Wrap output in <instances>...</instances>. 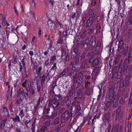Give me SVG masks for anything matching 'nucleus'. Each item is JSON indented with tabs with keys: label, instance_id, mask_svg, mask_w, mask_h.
<instances>
[{
	"label": "nucleus",
	"instance_id": "6e6552de",
	"mask_svg": "<svg viewBox=\"0 0 132 132\" xmlns=\"http://www.w3.org/2000/svg\"><path fill=\"white\" fill-rule=\"evenodd\" d=\"M17 93L18 97L19 98H21L22 99H24V97H25V94L22 88H20L18 90Z\"/></svg>",
	"mask_w": 132,
	"mask_h": 132
},
{
	"label": "nucleus",
	"instance_id": "338daca9",
	"mask_svg": "<svg viewBox=\"0 0 132 132\" xmlns=\"http://www.w3.org/2000/svg\"><path fill=\"white\" fill-rule=\"evenodd\" d=\"M90 84V82H88L87 81H85V88H87L88 85H89Z\"/></svg>",
	"mask_w": 132,
	"mask_h": 132
},
{
	"label": "nucleus",
	"instance_id": "680f3d73",
	"mask_svg": "<svg viewBox=\"0 0 132 132\" xmlns=\"http://www.w3.org/2000/svg\"><path fill=\"white\" fill-rule=\"evenodd\" d=\"M45 76L43 75L42 77V79L41 80V83L42 84V83L43 84L44 82L45 81Z\"/></svg>",
	"mask_w": 132,
	"mask_h": 132
},
{
	"label": "nucleus",
	"instance_id": "8fccbe9b",
	"mask_svg": "<svg viewBox=\"0 0 132 132\" xmlns=\"http://www.w3.org/2000/svg\"><path fill=\"white\" fill-rule=\"evenodd\" d=\"M105 118L106 120H109L110 119V114L109 113L105 114Z\"/></svg>",
	"mask_w": 132,
	"mask_h": 132
},
{
	"label": "nucleus",
	"instance_id": "39448f33",
	"mask_svg": "<svg viewBox=\"0 0 132 132\" xmlns=\"http://www.w3.org/2000/svg\"><path fill=\"white\" fill-rule=\"evenodd\" d=\"M117 55L115 58V62L116 64H117L118 63H119V65H120L122 64V60L120 58L121 56H126L127 54L126 53H121L120 52H117Z\"/></svg>",
	"mask_w": 132,
	"mask_h": 132
},
{
	"label": "nucleus",
	"instance_id": "774afa93",
	"mask_svg": "<svg viewBox=\"0 0 132 132\" xmlns=\"http://www.w3.org/2000/svg\"><path fill=\"white\" fill-rule=\"evenodd\" d=\"M48 24H54L55 23L52 20H48Z\"/></svg>",
	"mask_w": 132,
	"mask_h": 132
},
{
	"label": "nucleus",
	"instance_id": "a878e982",
	"mask_svg": "<svg viewBox=\"0 0 132 132\" xmlns=\"http://www.w3.org/2000/svg\"><path fill=\"white\" fill-rule=\"evenodd\" d=\"M98 74L93 71L92 73V78L93 80H95Z\"/></svg>",
	"mask_w": 132,
	"mask_h": 132
},
{
	"label": "nucleus",
	"instance_id": "4c0bfd02",
	"mask_svg": "<svg viewBox=\"0 0 132 132\" xmlns=\"http://www.w3.org/2000/svg\"><path fill=\"white\" fill-rule=\"evenodd\" d=\"M119 126H116L113 127L112 132H118Z\"/></svg>",
	"mask_w": 132,
	"mask_h": 132
},
{
	"label": "nucleus",
	"instance_id": "e2e57ef3",
	"mask_svg": "<svg viewBox=\"0 0 132 132\" xmlns=\"http://www.w3.org/2000/svg\"><path fill=\"white\" fill-rule=\"evenodd\" d=\"M57 68L56 63H54L53 66L52 67V69L53 70H55Z\"/></svg>",
	"mask_w": 132,
	"mask_h": 132
},
{
	"label": "nucleus",
	"instance_id": "0e129e2a",
	"mask_svg": "<svg viewBox=\"0 0 132 132\" xmlns=\"http://www.w3.org/2000/svg\"><path fill=\"white\" fill-rule=\"evenodd\" d=\"M51 61H53L54 62L56 60V56L55 55L53 56H52L51 57Z\"/></svg>",
	"mask_w": 132,
	"mask_h": 132
},
{
	"label": "nucleus",
	"instance_id": "72a5a7b5",
	"mask_svg": "<svg viewBox=\"0 0 132 132\" xmlns=\"http://www.w3.org/2000/svg\"><path fill=\"white\" fill-rule=\"evenodd\" d=\"M120 96V95L119 94H116L115 96H114L113 97V100H115V101H118Z\"/></svg>",
	"mask_w": 132,
	"mask_h": 132
},
{
	"label": "nucleus",
	"instance_id": "e433bc0d",
	"mask_svg": "<svg viewBox=\"0 0 132 132\" xmlns=\"http://www.w3.org/2000/svg\"><path fill=\"white\" fill-rule=\"evenodd\" d=\"M89 42V39L88 38H87L85 42L84 41L82 42V45H83L84 46H87Z\"/></svg>",
	"mask_w": 132,
	"mask_h": 132
},
{
	"label": "nucleus",
	"instance_id": "de8ad7c7",
	"mask_svg": "<svg viewBox=\"0 0 132 132\" xmlns=\"http://www.w3.org/2000/svg\"><path fill=\"white\" fill-rule=\"evenodd\" d=\"M57 112L56 111L55 113H53L52 115L50 116V117L51 119H53L57 115Z\"/></svg>",
	"mask_w": 132,
	"mask_h": 132
},
{
	"label": "nucleus",
	"instance_id": "c03bdc74",
	"mask_svg": "<svg viewBox=\"0 0 132 132\" xmlns=\"http://www.w3.org/2000/svg\"><path fill=\"white\" fill-rule=\"evenodd\" d=\"M82 77H78L77 81L78 83L79 84H81L82 82Z\"/></svg>",
	"mask_w": 132,
	"mask_h": 132
},
{
	"label": "nucleus",
	"instance_id": "0eeeda50",
	"mask_svg": "<svg viewBox=\"0 0 132 132\" xmlns=\"http://www.w3.org/2000/svg\"><path fill=\"white\" fill-rule=\"evenodd\" d=\"M44 104V101L43 98L41 99L40 97H39L37 101V105L36 106V108H38L40 107H42Z\"/></svg>",
	"mask_w": 132,
	"mask_h": 132
},
{
	"label": "nucleus",
	"instance_id": "9b49d317",
	"mask_svg": "<svg viewBox=\"0 0 132 132\" xmlns=\"http://www.w3.org/2000/svg\"><path fill=\"white\" fill-rule=\"evenodd\" d=\"M71 101L70 98L66 96L64 98L62 102L65 103L67 105H68L70 104Z\"/></svg>",
	"mask_w": 132,
	"mask_h": 132
},
{
	"label": "nucleus",
	"instance_id": "20e7f679",
	"mask_svg": "<svg viewBox=\"0 0 132 132\" xmlns=\"http://www.w3.org/2000/svg\"><path fill=\"white\" fill-rule=\"evenodd\" d=\"M123 40V39H120L118 45V48L117 50V52H120L122 53H127V51L124 49V44Z\"/></svg>",
	"mask_w": 132,
	"mask_h": 132
},
{
	"label": "nucleus",
	"instance_id": "5fc2aeb1",
	"mask_svg": "<svg viewBox=\"0 0 132 132\" xmlns=\"http://www.w3.org/2000/svg\"><path fill=\"white\" fill-rule=\"evenodd\" d=\"M63 39L62 38H60L57 40V43L59 44H62V43Z\"/></svg>",
	"mask_w": 132,
	"mask_h": 132
},
{
	"label": "nucleus",
	"instance_id": "4468645a",
	"mask_svg": "<svg viewBox=\"0 0 132 132\" xmlns=\"http://www.w3.org/2000/svg\"><path fill=\"white\" fill-rule=\"evenodd\" d=\"M56 82V81H54L53 82V83L51 84L50 85L51 88V89L50 90H51V91L55 94V93L54 91V89L55 86H57Z\"/></svg>",
	"mask_w": 132,
	"mask_h": 132
},
{
	"label": "nucleus",
	"instance_id": "f257e3e1",
	"mask_svg": "<svg viewBox=\"0 0 132 132\" xmlns=\"http://www.w3.org/2000/svg\"><path fill=\"white\" fill-rule=\"evenodd\" d=\"M72 109L73 108L72 106H69V109L62 114L61 118V122L65 123L70 118V123L71 124V125L73 124L76 119L74 118V117L73 116Z\"/></svg>",
	"mask_w": 132,
	"mask_h": 132
},
{
	"label": "nucleus",
	"instance_id": "4be33fe9",
	"mask_svg": "<svg viewBox=\"0 0 132 132\" xmlns=\"http://www.w3.org/2000/svg\"><path fill=\"white\" fill-rule=\"evenodd\" d=\"M12 120L15 123L17 122H20L21 121L20 118L18 116H16L15 117L13 118Z\"/></svg>",
	"mask_w": 132,
	"mask_h": 132
},
{
	"label": "nucleus",
	"instance_id": "6e6d98bb",
	"mask_svg": "<svg viewBox=\"0 0 132 132\" xmlns=\"http://www.w3.org/2000/svg\"><path fill=\"white\" fill-rule=\"evenodd\" d=\"M78 93L80 95L82 96L83 94V92L81 88L80 89L78 90Z\"/></svg>",
	"mask_w": 132,
	"mask_h": 132
},
{
	"label": "nucleus",
	"instance_id": "1a4fd4ad",
	"mask_svg": "<svg viewBox=\"0 0 132 132\" xmlns=\"http://www.w3.org/2000/svg\"><path fill=\"white\" fill-rule=\"evenodd\" d=\"M7 120V119L6 118L2 119L0 120V129H3L5 126Z\"/></svg>",
	"mask_w": 132,
	"mask_h": 132
},
{
	"label": "nucleus",
	"instance_id": "ddd939ff",
	"mask_svg": "<svg viewBox=\"0 0 132 132\" xmlns=\"http://www.w3.org/2000/svg\"><path fill=\"white\" fill-rule=\"evenodd\" d=\"M81 107L79 106L78 108H76L75 114L73 116V117H75V116L76 117L81 114Z\"/></svg>",
	"mask_w": 132,
	"mask_h": 132
},
{
	"label": "nucleus",
	"instance_id": "412c9836",
	"mask_svg": "<svg viewBox=\"0 0 132 132\" xmlns=\"http://www.w3.org/2000/svg\"><path fill=\"white\" fill-rule=\"evenodd\" d=\"M100 63V60L97 58L94 60L92 63V66L94 67L95 65L98 64Z\"/></svg>",
	"mask_w": 132,
	"mask_h": 132
},
{
	"label": "nucleus",
	"instance_id": "79ce46f5",
	"mask_svg": "<svg viewBox=\"0 0 132 132\" xmlns=\"http://www.w3.org/2000/svg\"><path fill=\"white\" fill-rule=\"evenodd\" d=\"M88 15L89 16L92 15H94V12L93 10L91 9H90L88 10Z\"/></svg>",
	"mask_w": 132,
	"mask_h": 132
},
{
	"label": "nucleus",
	"instance_id": "b1692460",
	"mask_svg": "<svg viewBox=\"0 0 132 132\" xmlns=\"http://www.w3.org/2000/svg\"><path fill=\"white\" fill-rule=\"evenodd\" d=\"M9 109L10 111L11 112H13L14 111V108L13 107V104L12 102H11L9 104Z\"/></svg>",
	"mask_w": 132,
	"mask_h": 132
},
{
	"label": "nucleus",
	"instance_id": "58836bf2",
	"mask_svg": "<svg viewBox=\"0 0 132 132\" xmlns=\"http://www.w3.org/2000/svg\"><path fill=\"white\" fill-rule=\"evenodd\" d=\"M126 22L128 25H131L132 23V18H129Z\"/></svg>",
	"mask_w": 132,
	"mask_h": 132
},
{
	"label": "nucleus",
	"instance_id": "69168bd1",
	"mask_svg": "<svg viewBox=\"0 0 132 132\" xmlns=\"http://www.w3.org/2000/svg\"><path fill=\"white\" fill-rule=\"evenodd\" d=\"M61 128L58 125L55 128V131L57 132H59Z\"/></svg>",
	"mask_w": 132,
	"mask_h": 132
},
{
	"label": "nucleus",
	"instance_id": "423d86ee",
	"mask_svg": "<svg viewBox=\"0 0 132 132\" xmlns=\"http://www.w3.org/2000/svg\"><path fill=\"white\" fill-rule=\"evenodd\" d=\"M96 44V39L95 37H92L90 39L89 45V49L93 50Z\"/></svg>",
	"mask_w": 132,
	"mask_h": 132
},
{
	"label": "nucleus",
	"instance_id": "393cba45",
	"mask_svg": "<svg viewBox=\"0 0 132 132\" xmlns=\"http://www.w3.org/2000/svg\"><path fill=\"white\" fill-rule=\"evenodd\" d=\"M87 63V61L86 59H85L82 61L81 65L80 67V68L82 69L84 68L85 65Z\"/></svg>",
	"mask_w": 132,
	"mask_h": 132
},
{
	"label": "nucleus",
	"instance_id": "f704fd0d",
	"mask_svg": "<svg viewBox=\"0 0 132 132\" xmlns=\"http://www.w3.org/2000/svg\"><path fill=\"white\" fill-rule=\"evenodd\" d=\"M129 59H126L124 61L123 63V66L125 67H128V64L129 63Z\"/></svg>",
	"mask_w": 132,
	"mask_h": 132
},
{
	"label": "nucleus",
	"instance_id": "a211bd4d",
	"mask_svg": "<svg viewBox=\"0 0 132 132\" xmlns=\"http://www.w3.org/2000/svg\"><path fill=\"white\" fill-rule=\"evenodd\" d=\"M94 22V19L93 17L91 16L87 21V25H92Z\"/></svg>",
	"mask_w": 132,
	"mask_h": 132
},
{
	"label": "nucleus",
	"instance_id": "ea45409f",
	"mask_svg": "<svg viewBox=\"0 0 132 132\" xmlns=\"http://www.w3.org/2000/svg\"><path fill=\"white\" fill-rule=\"evenodd\" d=\"M112 104V101H109L106 104V106L107 109L109 108L110 107Z\"/></svg>",
	"mask_w": 132,
	"mask_h": 132
},
{
	"label": "nucleus",
	"instance_id": "2eb2a0df",
	"mask_svg": "<svg viewBox=\"0 0 132 132\" xmlns=\"http://www.w3.org/2000/svg\"><path fill=\"white\" fill-rule=\"evenodd\" d=\"M51 104H50V103L48 104H47L45 107L44 110V113H49V111L50 110V108L51 106Z\"/></svg>",
	"mask_w": 132,
	"mask_h": 132
},
{
	"label": "nucleus",
	"instance_id": "4d7b16f0",
	"mask_svg": "<svg viewBox=\"0 0 132 132\" xmlns=\"http://www.w3.org/2000/svg\"><path fill=\"white\" fill-rule=\"evenodd\" d=\"M25 58H24L23 59H22L21 61V62L22 63L23 65V68H24V67L25 69H26V68L25 66V64L24 62V60H25Z\"/></svg>",
	"mask_w": 132,
	"mask_h": 132
},
{
	"label": "nucleus",
	"instance_id": "6ab92c4d",
	"mask_svg": "<svg viewBox=\"0 0 132 132\" xmlns=\"http://www.w3.org/2000/svg\"><path fill=\"white\" fill-rule=\"evenodd\" d=\"M24 99H22L21 98H19L16 101L15 104H16L17 106L20 105V104H21L22 103V102L23 101Z\"/></svg>",
	"mask_w": 132,
	"mask_h": 132
},
{
	"label": "nucleus",
	"instance_id": "5701e85b",
	"mask_svg": "<svg viewBox=\"0 0 132 132\" xmlns=\"http://www.w3.org/2000/svg\"><path fill=\"white\" fill-rule=\"evenodd\" d=\"M62 60H63L64 64H66L69 60V56L68 55H67V56L64 57V58H61Z\"/></svg>",
	"mask_w": 132,
	"mask_h": 132
},
{
	"label": "nucleus",
	"instance_id": "c85d7f7f",
	"mask_svg": "<svg viewBox=\"0 0 132 132\" xmlns=\"http://www.w3.org/2000/svg\"><path fill=\"white\" fill-rule=\"evenodd\" d=\"M61 52L62 53V55L61 58H64V57H65V56H67V55H68L66 54V51L64 49H62Z\"/></svg>",
	"mask_w": 132,
	"mask_h": 132
},
{
	"label": "nucleus",
	"instance_id": "c9c22d12",
	"mask_svg": "<svg viewBox=\"0 0 132 132\" xmlns=\"http://www.w3.org/2000/svg\"><path fill=\"white\" fill-rule=\"evenodd\" d=\"M118 101H117L113 100V103L112 105V106L113 108H115L118 105Z\"/></svg>",
	"mask_w": 132,
	"mask_h": 132
},
{
	"label": "nucleus",
	"instance_id": "c756f323",
	"mask_svg": "<svg viewBox=\"0 0 132 132\" xmlns=\"http://www.w3.org/2000/svg\"><path fill=\"white\" fill-rule=\"evenodd\" d=\"M100 69L99 68V66L98 65H97L95 67L94 69L93 70V71H95V72H96L98 74L100 71Z\"/></svg>",
	"mask_w": 132,
	"mask_h": 132
},
{
	"label": "nucleus",
	"instance_id": "dca6fc26",
	"mask_svg": "<svg viewBox=\"0 0 132 132\" xmlns=\"http://www.w3.org/2000/svg\"><path fill=\"white\" fill-rule=\"evenodd\" d=\"M121 105H120L118 106V108L117 110V111L116 113V119H118L119 118V116L120 115V113L121 112Z\"/></svg>",
	"mask_w": 132,
	"mask_h": 132
},
{
	"label": "nucleus",
	"instance_id": "7c9ffc66",
	"mask_svg": "<svg viewBox=\"0 0 132 132\" xmlns=\"http://www.w3.org/2000/svg\"><path fill=\"white\" fill-rule=\"evenodd\" d=\"M37 86V89L38 92H39L40 91L41 88V86L39 83V81H37L36 82Z\"/></svg>",
	"mask_w": 132,
	"mask_h": 132
},
{
	"label": "nucleus",
	"instance_id": "37998d69",
	"mask_svg": "<svg viewBox=\"0 0 132 132\" xmlns=\"http://www.w3.org/2000/svg\"><path fill=\"white\" fill-rule=\"evenodd\" d=\"M59 119L60 118L59 117H57L53 122V124L55 125L58 124L59 122Z\"/></svg>",
	"mask_w": 132,
	"mask_h": 132
},
{
	"label": "nucleus",
	"instance_id": "a18cd8bd",
	"mask_svg": "<svg viewBox=\"0 0 132 132\" xmlns=\"http://www.w3.org/2000/svg\"><path fill=\"white\" fill-rule=\"evenodd\" d=\"M19 115L20 116L21 118H22L24 116V113L23 109H22L20 111Z\"/></svg>",
	"mask_w": 132,
	"mask_h": 132
},
{
	"label": "nucleus",
	"instance_id": "09e8293b",
	"mask_svg": "<svg viewBox=\"0 0 132 132\" xmlns=\"http://www.w3.org/2000/svg\"><path fill=\"white\" fill-rule=\"evenodd\" d=\"M21 127H17L15 130V132H23L21 131L22 128Z\"/></svg>",
	"mask_w": 132,
	"mask_h": 132
},
{
	"label": "nucleus",
	"instance_id": "f8f14e48",
	"mask_svg": "<svg viewBox=\"0 0 132 132\" xmlns=\"http://www.w3.org/2000/svg\"><path fill=\"white\" fill-rule=\"evenodd\" d=\"M52 106L53 108H56L58 107L59 103L54 98H53L52 101Z\"/></svg>",
	"mask_w": 132,
	"mask_h": 132
},
{
	"label": "nucleus",
	"instance_id": "603ef678",
	"mask_svg": "<svg viewBox=\"0 0 132 132\" xmlns=\"http://www.w3.org/2000/svg\"><path fill=\"white\" fill-rule=\"evenodd\" d=\"M29 92H30V95H33L35 94V90L33 88L29 89Z\"/></svg>",
	"mask_w": 132,
	"mask_h": 132
},
{
	"label": "nucleus",
	"instance_id": "7ed1b4c3",
	"mask_svg": "<svg viewBox=\"0 0 132 132\" xmlns=\"http://www.w3.org/2000/svg\"><path fill=\"white\" fill-rule=\"evenodd\" d=\"M115 87L112 85H110L109 87L108 93L106 95V98L111 101L114 96L115 93Z\"/></svg>",
	"mask_w": 132,
	"mask_h": 132
},
{
	"label": "nucleus",
	"instance_id": "2f4dec72",
	"mask_svg": "<svg viewBox=\"0 0 132 132\" xmlns=\"http://www.w3.org/2000/svg\"><path fill=\"white\" fill-rule=\"evenodd\" d=\"M55 98L57 101H61L63 99V97L60 95H55Z\"/></svg>",
	"mask_w": 132,
	"mask_h": 132
},
{
	"label": "nucleus",
	"instance_id": "a19ab883",
	"mask_svg": "<svg viewBox=\"0 0 132 132\" xmlns=\"http://www.w3.org/2000/svg\"><path fill=\"white\" fill-rule=\"evenodd\" d=\"M125 114V111L123 110L122 111L119 116V120H121V119L122 117H123L124 115Z\"/></svg>",
	"mask_w": 132,
	"mask_h": 132
},
{
	"label": "nucleus",
	"instance_id": "052dcab7",
	"mask_svg": "<svg viewBox=\"0 0 132 132\" xmlns=\"http://www.w3.org/2000/svg\"><path fill=\"white\" fill-rule=\"evenodd\" d=\"M36 119L35 118L34 121L31 125V127H35V126L36 125Z\"/></svg>",
	"mask_w": 132,
	"mask_h": 132
},
{
	"label": "nucleus",
	"instance_id": "864d4df0",
	"mask_svg": "<svg viewBox=\"0 0 132 132\" xmlns=\"http://www.w3.org/2000/svg\"><path fill=\"white\" fill-rule=\"evenodd\" d=\"M74 62L78 64L79 63V58L78 57H76L74 59Z\"/></svg>",
	"mask_w": 132,
	"mask_h": 132
},
{
	"label": "nucleus",
	"instance_id": "473e14b6",
	"mask_svg": "<svg viewBox=\"0 0 132 132\" xmlns=\"http://www.w3.org/2000/svg\"><path fill=\"white\" fill-rule=\"evenodd\" d=\"M52 70V69L50 70L48 73L47 75L46 78L47 79H49V80L52 77L53 75H54V74L52 75V74L51 73V71Z\"/></svg>",
	"mask_w": 132,
	"mask_h": 132
},
{
	"label": "nucleus",
	"instance_id": "cd10ccee",
	"mask_svg": "<svg viewBox=\"0 0 132 132\" xmlns=\"http://www.w3.org/2000/svg\"><path fill=\"white\" fill-rule=\"evenodd\" d=\"M25 88H26V92L24 93H25V99L27 100L28 99L29 97L28 92H29V89L28 88V87H26Z\"/></svg>",
	"mask_w": 132,
	"mask_h": 132
},
{
	"label": "nucleus",
	"instance_id": "13d9d810",
	"mask_svg": "<svg viewBox=\"0 0 132 132\" xmlns=\"http://www.w3.org/2000/svg\"><path fill=\"white\" fill-rule=\"evenodd\" d=\"M28 88L29 89L33 88L32 86H31V85L30 81L29 80L28 81Z\"/></svg>",
	"mask_w": 132,
	"mask_h": 132
},
{
	"label": "nucleus",
	"instance_id": "aec40b11",
	"mask_svg": "<svg viewBox=\"0 0 132 132\" xmlns=\"http://www.w3.org/2000/svg\"><path fill=\"white\" fill-rule=\"evenodd\" d=\"M31 121V119H29L28 120H26L25 122V123L26 126L28 129H29L30 128V123Z\"/></svg>",
	"mask_w": 132,
	"mask_h": 132
},
{
	"label": "nucleus",
	"instance_id": "3c124183",
	"mask_svg": "<svg viewBox=\"0 0 132 132\" xmlns=\"http://www.w3.org/2000/svg\"><path fill=\"white\" fill-rule=\"evenodd\" d=\"M86 54V53L85 52H84L82 53V55L81 56V60H82L85 58Z\"/></svg>",
	"mask_w": 132,
	"mask_h": 132
},
{
	"label": "nucleus",
	"instance_id": "f3484780",
	"mask_svg": "<svg viewBox=\"0 0 132 132\" xmlns=\"http://www.w3.org/2000/svg\"><path fill=\"white\" fill-rule=\"evenodd\" d=\"M3 114L5 116H9V114L8 110L6 107H4L2 111Z\"/></svg>",
	"mask_w": 132,
	"mask_h": 132
},
{
	"label": "nucleus",
	"instance_id": "9d476101",
	"mask_svg": "<svg viewBox=\"0 0 132 132\" xmlns=\"http://www.w3.org/2000/svg\"><path fill=\"white\" fill-rule=\"evenodd\" d=\"M69 69L68 68H66L64 69L63 71L59 73L58 75V77L59 78L63 76L66 75V74L69 72Z\"/></svg>",
	"mask_w": 132,
	"mask_h": 132
},
{
	"label": "nucleus",
	"instance_id": "bf43d9fd",
	"mask_svg": "<svg viewBox=\"0 0 132 132\" xmlns=\"http://www.w3.org/2000/svg\"><path fill=\"white\" fill-rule=\"evenodd\" d=\"M96 4V2L95 0H92L91 4V6L93 7L95 6Z\"/></svg>",
	"mask_w": 132,
	"mask_h": 132
},
{
	"label": "nucleus",
	"instance_id": "f03ea898",
	"mask_svg": "<svg viewBox=\"0 0 132 132\" xmlns=\"http://www.w3.org/2000/svg\"><path fill=\"white\" fill-rule=\"evenodd\" d=\"M131 77V75L129 74L126 76L125 80L121 78L120 82V86L121 87L125 86L126 87L129 86L130 84V80Z\"/></svg>",
	"mask_w": 132,
	"mask_h": 132
},
{
	"label": "nucleus",
	"instance_id": "49530a36",
	"mask_svg": "<svg viewBox=\"0 0 132 132\" xmlns=\"http://www.w3.org/2000/svg\"><path fill=\"white\" fill-rule=\"evenodd\" d=\"M28 81L27 80H26L25 81L23 82L22 84V86L24 87H26L27 84H28Z\"/></svg>",
	"mask_w": 132,
	"mask_h": 132
},
{
	"label": "nucleus",
	"instance_id": "bb28decb",
	"mask_svg": "<svg viewBox=\"0 0 132 132\" xmlns=\"http://www.w3.org/2000/svg\"><path fill=\"white\" fill-rule=\"evenodd\" d=\"M48 128L46 126H43L42 128L39 130L37 132H45L47 130Z\"/></svg>",
	"mask_w": 132,
	"mask_h": 132
}]
</instances>
